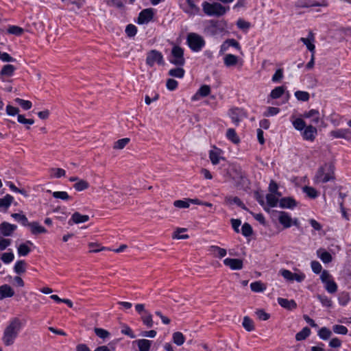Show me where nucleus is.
Here are the masks:
<instances>
[{
	"label": "nucleus",
	"mask_w": 351,
	"mask_h": 351,
	"mask_svg": "<svg viewBox=\"0 0 351 351\" xmlns=\"http://www.w3.org/2000/svg\"><path fill=\"white\" fill-rule=\"evenodd\" d=\"M239 62V58L233 54H226L223 58V63L226 66L230 67L237 64Z\"/></svg>",
	"instance_id": "21"
},
{
	"label": "nucleus",
	"mask_w": 351,
	"mask_h": 351,
	"mask_svg": "<svg viewBox=\"0 0 351 351\" xmlns=\"http://www.w3.org/2000/svg\"><path fill=\"white\" fill-rule=\"evenodd\" d=\"M51 172V176L56 178H60L64 176L66 174L65 170L61 168H52Z\"/></svg>",
	"instance_id": "58"
},
{
	"label": "nucleus",
	"mask_w": 351,
	"mask_h": 351,
	"mask_svg": "<svg viewBox=\"0 0 351 351\" xmlns=\"http://www.w3.org/2000/svg\"><path fill=\"white\" fill-rule=\"evenodd\" d=\"M335 179L334 167L331 164H325L319 167L315 176V182L326 183Z\"/></svg>",
	"instance_id": "2"
},
{
	"label": "nucleus",
	"mask_w": 351,
	"mask_h": 351,
	"mask_svg": "<svg viewBox=\"0 0 351 351\" xmlns=\"http://www.w3.org/2000/svg\"><path fill=\"white\" fill-rule=\"evenodd\" d=\"M285 90L284 86H277L271 91L270 97L272 99H278L284 94Z\"/></svg>",
	"instance_id": "38"
},
{
	"label": "nucleus",
	"mask_w": 351,
	"mask_h": 351,
	"mask_svg": "<svg viewBox=\"0 0 351 351\" xmlns=\"http://www.w3.org/2000/svg\"><path fill=\"white\" fill-rule=\"evenodd\" d=\"M89 187V184L84 180H80L74 185L73 188L77 191H82Z\"/></svg>",
	"instance_id": "43"
},
{
	"label": "nucleus",
	"mask_w": 351,
	"mask_h": 351,
	"mask_svg": "<svg viewBox=\"0 0 351 351\" xmlns=\"http://www.w3.org/2000/svg\"><path fill=\"white\" fill-rule=\"evenodd\" d=\"M300 40L306 45L311 53H315V46L313 44L315 36L312 32H309L307 38H300Z\"/></svg>",
	"instance_id": "10"
},
{
	"label": "nucleus",
	"mask_w": 351,
	"mask_h": 351,
	"mask_svg": "<svg viewBox=\"0 0 351 351\" xmlns=\"http://www.w3.org/2000/svg\"><path fill=\"white\" fill-rule=\"evenodd\" d=\"M154 12L152 8H147L142 10L138 17L137 23L138 24H146L152 20Z\"/></svg>",
	"instance_id": "9"
},
{
	"label": "nucleus",
	"mask_w": 351,
	"mask_h": 351,
	"mask_svg": "<svg viewBox=\"0 0 351 351\" xmlns=\"http://www.w3.org/2000/svg\"><path fill=\"white\" fill-rule=\"evenodd\" d=\"M251 290L254 292H262L265 289V287L261 281H256L250 284Z\"/></svg>",
	"instance_id": "44"
},
{
	"label": "nucleus",
	"mask_w": 351,
	"mask_h": 351,
	"mask_svg": "<svg viewBox=\"0 0 351 351\" xmlns=\"http://www.w3.org/2000/svg\"><path fill=\"white\" fill-rule=\"evenodd\" d=\"M16 221L21 223L24 226H27L29 223L28 219L25 215L20 213H13L11 215Z\"/></svg>",
	"instance_id": "40"
},
{
	"label": "nucleus",
	"mask_w": 351,
	"mask_h": 351,
	"mask_svg": "<svg viewBox=\"0 0 351 351\" xmlns=\"http://www.w3.org/2000/svg\"><path fill=\"white\" fill-rule=\"evenodd\" d=\"M16 228V225L5 221L0 224V232L4 237L11 236Z\"/></svg>",
	"instance_id": "12"
},
{
	"label": "nucleus",
	"mask_w": 351,
	"mask_h": 351,
	"mask_svg": "<svg viewBox=\"0 0 351 351\" xmlns=\"http://www.w3.org/2000/svg\"><path fill=\"white\" fill-rule=\"evenodd\" d=\"M21 322L17 317L12 319L3 331L2 341L6 346L12 345L21 329Z\"/></svg>",
	"instance_id": "1"
},
{
	"label": "nucleus",
	"mask_w": 351,
	"mask_h": 351,
	"mask_svg": "<svg viewBox=\"0 0 351 351\" xmlns=\"http://www.w3.org/2000/svg\"><path fill=\"white\" fill-rule=\"evenodd\" d=\"M143 324L147 328H152L154 326V322L152 319V315L148 311L145 312L141 316Z\"/></svg>",
	"instance_id": "27"
},
{
	"label": "nucleus",
	"mask_w": 351,
	"mask_h": 351,
	"mask_svg": "<svg viewBox=\"0 0 351 351\" xmlns=\"http://www.w3.org/2000/svg\"><path fill=\"white\" fill-rule=\"evenodd\" d=\"M186 1L189 8L185 10V12L191 14H197L199 11V8L194 3V1L193 0H186Z\"/></svg>",
	"instance_id": "37"
},
{
	"label": "nucleus",
	"mask_w": 351,
	"mask_h": 351,
	"mask_svg": "<svg viewBox=\"0 0 351 351\" xmlns=\"http://www.w3.org/2000/svg\"><path fill=\"white\" fill-rule=\"evenodd\" d=\"M311 335V330L308 327H304L302 328V330L300 332H298L295 335V339L296 341H302L306 339L308 337H309Z\"/></svg>",
	"instance_id": "32"
},
{
	"label": "nucleus",
	"mask_w": 351,
	"mask_h": 351,
	"mask_svg": "<svg viewBox=\"0 0 351 351\" xmlns=\"http://www.w3.org/2000/svg\"><path fill=\"white\" fill-rule=\"evenodd\" d=\"M89 220V216L87 215H82L78 212H75L72 215L71 219L69 221V224L84 223Z\"/></svg>",
	"instance_id": "15"
},
{
	"label": "nucleus",
	"mask_w": 351,
	"mask_h": 351,
	"mask_svg": "<svg viewBox=\"0 0 351 351\" xmlns=\"http://www.w3.org/2000/svg\"><path fill=\"white\" fill-rule=\"evenodd\" d=\"M295 97L299 101H307L309 100L310 95L306 91L298 90L295 92Z\"/></svg>",
	"instance_id": "45"
},
{
	"label": "nucleus",
	"mask_w": 351,
	"mask_h": 351,
	"mask_svg": "<svg viewBox=\"0 0 351 351\" xmlns=\"http://www.w3.org/2000/svg\"><path fill=\"white\" fill-rule=\"evenodd\" d=\"M266 200H267V206L268 208L276 207L278 205V203L280 200H278V197L275 194L269 193L266 195Z\"/></svg>",
	"instance_id": "30"
},
{
	"label": "nucleus",
	"mask_w": 351,
	"mask_h": 351,
	"mask_svg": "<svg viewBox=\"0 0 351 351\" xmlns=\"http://www.w3.org/2000/svg\"><path fill=\"white\" fill-rule=\"evenodd\" d=\"M332 331L336 334L346 335L348 330L345 326L336 324L332 326Z\"/></svg>",
	"instance_id": "57"
},
{
	"label": "nucleus",
	"mask_w": 351,
	"mask_h": 351,
	"mask_svg": "<svg viewBox=\"0 0 351 351\" xmlns=\"http://www.w3.org/2000/svg\"><path fill=\"white\" fill-rule=\"evenodd\" d=\"M169 62L178 66H182L185 64V59L184 58V49L178 46L175 45L171 49V56Z\"/></svg>",
	"instance_id": "5"
},
{
	"label": "nucleus",
	"mask_w": 351,
	"mask_h": 351,
	"mask_svg": "<svg viewBox=\"0 0 351 351\" xmlns=\"http://www.w3.org/2000/svg\"><path fill=\"white\" fill-rule=\"evenodd\" d=\"M317 335L321 339L327 340L331 337L332 331L326 327H322L319 330Z\"/></svg>",
	"instance_id": "34"
},
{
	"label": "nucleus",
	"mask_w": 351,
	"mask_h": 351,
	"mask_svg": "<svg viewBox=\"0 0 351 351\" xmlns=\"http://www.w3.org/2000/svg\"><path fill=\"white\" fill-rule=\"evenodd\" d=\"M0 258L5 264H9L13 261L14 255L12 252H5L1 254Z\"/></svg>",
	"instance_id": "56"
},
{
	"label": "nucleus",
	"mask_w": 351,
	"mask_h": 351,
	"mask_svg": "<svg viewBox=\"0 0 351 351\" xmlns=\"http://www.w3.org/2000/svg\"><path fill=\"white\" fill-rule=\"evenodd\" d=\"M129 142H130V138H123L119 139L114 143L113 147L114 149H121L124 148Z\"/></svg>",
	"instance_id": "59"
},
{
	"label": "nucleus",
	"mask_w": 351,
	"mask_h": 351,
	"mask_svg": "<svg viewBox=\"0 0 351 351\" xmlns=\"http://www.w3.org/2000/svg\"><path fill=\"white\" fill-rule=\"evenodd\" d=\"M8 32L16 36H21L24 32V29L16 25H10L8 29Z\"/></svg>",
	"instance_id": "52"
},
{
	"label": "nucleus",
	"mask_w": 351,
	"mask_h": 351,
	"mask_svg": "<svg viewBox=\"0 0 351 351\" xmlns=\"http://www.w3.org/2000/svg\"><path fill=\"white\" fill-rule=\"evenodd\" d=\"M229 115L232 122L238 125L241 121L246 117V114L243 109L239 108H234L230 110Z\"/></svg>",
	"instance_id": "7"
},
{
	"label": "nucleus",
	"mask_w": 351,
	"mask_h": 351,
	"mask_svg": "<svg viewBox=\"0 0 351 351\" xmlns=\"http://www.w3.org/2000/svg\"><path fill=\"white\" fill-rule=\"evenodd\" d=\"M293 125L295 130L299 131L304 130V128L306 127L305 121L300 118H298L294 120L293 121Z\"/></svg>",
	"instance_id": "53"
},
{
	"label": "nucleus",
	"mask_w": 351,
	"mask_h": 351,
	"mask_svg": "<svg viewBox=\"0 0 351 351\" xmlns=\"http://www.w3.org/2000/svg\"><path fill=\"white\" fill-rule=\"evenodd\" d=\"M278 186L276 182L274 180H271L269 185V191L271 193V194H275L278 197H280L282 195L278 191Z\"/></svg>",
	"instance_id": "63"
},
{
	"label": "nucleus",
	"mask_w": 351,
	"mask_h": 351,
	"mask_svg": "<svg viewBox=\"0 0 351 351\" xmlns=\"http://www.w3.org/2000/svg\"><path fill=\"white\" fill-rule=\"evenodd\" d=\"M225 202L230 205L234 204L243 210H247V208L238 197L227 196L225 197Z\"/></svg>",
	"instance_id": "20"
},
{
	"label": "nucleus",
	"mask_w": 351,
	"mask_h": 351,
	"mask_svg": "<svg viewBox=\"0 0 351 351\" xmlns=\"http://www.w3.org/2000/svg\"><path fill=\"white\" fill-rule=\"evenodd\" d=\"M89 252L90 253H96L99 252L104 251L107 248L105 247H100V245L97 243H88Z\"/></svg>",
	"instance_id": "50"
},
{
	"label": "nucleus",
	"mask_w": 351,
	"mask_h": 351,
	"mask_svg": "<svg viewBox=\"0 0 351 351\" xmlns=\"http://www.w3.org/2000/svg\"><path fill=\"white\" fill-rule=\"evenodd\" d=\"M173 205L175 207L179 208H189L190 206L189 199L188 198V199H184L183 200H181V199L176 200L173 202Z\"/></svg>",
	"instance_id": "55"
},
{
	"label": "nucleus",
	"mask_w": 351,
	"mask_h": 351,
	"mask_svg": "<svg viewBox=\"0 0 351 351\" xmlns=\"http://www.w3.org/2000/svg\"><path fill=\"white\" fill-rule=\"evenodd\" d=\"M279 206L282 208L293 209L297 206V202L293 197H283L280 199Z\"/></svg>",
	"instance_id": "16"
},
{
	"label": "nucleus",
	"mask_w": 351,
	"mask_h": 351,
	"mask_svg": "<svg viewBox=\"0 0 351 351\" xmlns=\"http://www.w3.org/2000/svg\"><path fill=\"white\" fill-rule=\"evenodd\" d=\"M16 68L12 64H5L4 65L1 71L0 75L2 76L10 77L13 75Z\"/></svg>",
	"instance_id": "29"
},
{
	"label": "nucleus",
	"mask_w": 351,
	"mask_h": 351,
	"mask_svg": "<svg viewBox=\"0 0 351 351\" xmlns=\"http://www.w3.org/2000/svg\"><path fill=\"white\" fill-rule=\"evenodd\" d=\"M210 252L214 254L215 256L218 258H223L226 256L227 252L226 249L221 248L216 245L210 247Z\"/></svg>",
	"instance_id": "24"
},
{
	"label": "nucleus",
	"mask_w": 351,
	"mask_h": 351,
	"mask_svg": "<svg viewBox=\"0 0 351 351\" xmlns=\"http://www.w3.org/2000/svg\"><path fill=\"white\" fill-rule=\"evenodd\" d=\"M14 271L16 274L20 275L25 272L26 271V263L24 260L18 261L16 262Z\"/></svg>",
	"instance_id": "28"
},
{
	"label": "nucleus",
	"mask_w": 351,
	"mask_h": 351,
	"mask_svg": "<svg viewBox=\"0 0 351 351\" xmlns=\"http://www.w3.org/2000/svg\"><path fill=\"white\" fill-rule=\"evenodd\" d=\"M15 101L19 105H20L22 108L26 110L30 109L32 106V102L30 101L25 100L21 98H16Z\"/></svg>",
	"instance_id": "54"
},
{
	"label": "nucleus",
	"mask_w": 351,
	"mask_h": 351,
	"mask_svg": "<svg viewBox=\"0 0 351 351\" xmlns=\"http://www.w3.org/2000/svg\"><path fill=\"white\" fill-rule=\"evenodd\" d=\"M348 132V129H339L330 132V136L336 138H344L346 137V134Z\"/></svg>",
	"instance_id": "46"
},
{
	"label": "nucleus",
	"mask_w": 351,
	"mask_h": 351,
	"mask_svg": "<svg viewBox=\"0 0 351 351\" xmlns=\"http://www.w3.org/2000/svg\"><path fill=\"white\" fill-rule=\"evenodd\" d=\"M95 333L101 339H105L110 336V332L105 329L100 328H95L94 329Z\"/></svg>",
	"instance_id": "60"
},
{
	"label": "nucleus",
	"mask_w": 351,
	"mask_h": 351,
	"mask_svg": "<svg viewBox=\"0 0 351 351\" xmlns=\"http://www.w3.org/2000/svg\"><path fill=\"white\" fill-rule=\"evenodd\" d=\"M338 301L340 305L346 306L350 301V295L348 292L343 291L339 293Z\"/></svg>",
	"instance_id": "47"
},
{
	"label": "nucleus",
	"mask_w": 351,
	"mask_h": 351,
	"mask_svg": "<svg viewBox=\"0 0 351 351\" xmlns=\"http://www.w3.org/2000/svg\"><path fill=\"white\" fill-rule=\"evenodd\" d=\"M272 212L278 215L279 223L284 228H289L292 226V219L288 213L278 210H272Z\"/></svg>",
	"instance_id": "8"
},
{
	"label": "nucleus",
	"mask_w": 351,
	"mask_h": 351,
	"mask_svg": "<svg viewBox=\"0 0 351 351\" xmlns=\"http://www.w3.org/2000/svg\"><path fill=\"white\" fill-rule=\"evenodd\" d=\"M223 264L232 270H239L243 268V261L239 258H227L223 260Z\"/></svg>",
	"instance_id": "11"
},
{
	"label": "nucleus",
	"mask_w": 351,
	"mask_h": 351,
	"mask_svg": "<svg viewBox=\"0 0 351 351\" xmlns=\"http://www.w3.org/2000/svg\"><path fill=\"white\" fill-rule=\"evenodd\" d=\"M226 137L234 144H237L240 141L239 137L237 134L235 130L233 128H229L227 130Z\"/></svg>",
	"instance_id": "31"
},
{
	"label": "nucleus",
	"mask_w": 351,
	"mask_h": 351,
	"mask_svg": "<svg viewBox=\"0 0 351 351\" xmlns=\"http://www.w3.org/2000/svg\"><path fill=\"white\" fill-rule=\"evenodd\" d=\"M241 233L244 237H250L253 233L251 225L248 223H244L241 228Z\"/></svg>",
	"instance_id": "51"
},
{
	"label": "nucleus",
	"mask_w": 351,
	"mask_h": 351,
	"mask_svg": "<svg viewBox=\"0 0 351 351\" xmlns=\"http://www.w3.org/2000/svg\"><path fill=\"white\" fill-rule=\"evenodd\" d=\"M209 158L211 161V162L213 165H217L219 162L220 160V156L219 153H217L215 151L211 150L209 153Z\"/></svg>",
	"instance_id": "64"
},
{
	"label": "nucleus",
	"mask_w": 351,
	"mask_h": 351,
	"mask_svg": "<svg viewBox=\"0 0 351 351\" xmlns=\"http://www.w3.org/2000/svg\"><path fill=\"white\" fill-rule=\"evenodd\" d=\"M121 332L122 334L127 335L132 339H134L136 337L135 335L134 334V332L132 330V329L130 328V327L126 324H123L122 326Z\"/></svg>",
	"instance_id": "62"
},
{
	"label": "nucleus",
	"mask_w": 351,
	"mask_h": 351,
	"mask_svg": "<svg viewBox=\"0 0 351 351\" xmlns=\"http://www.w3.org/2000/svg\"><path fill=\"white\" fill-rule=\"evenodd\" d=\"M125 33L128 36L133 37L137 33V28L134 25L129 24L125 27Z\"/></svg>",
	"instance_id": "61"
},
{
	"label": "nucleus",
	"mask_w": 351,
	"mask_h": 351,
	"mask_svg": "<svg viewBox=\"0 0 351 351\" xmlns=\"http://www.w3.org/2000/svg\"><path fill=\"white\" fill-rule=\"evenodd\" d=\"M304 117L305 118H312L311 121L313 123H318L319 121V112L317 110L312 109L308 112H306L304 114Z\"/></svg>",
	"instance_id": "25"
},
{
	"label": "nucleus",
	"mask_w": 351,
	"mask_h": 351,
	"mask_svg": "<svg viewBox=\"0 0 351 351\" xmlns=\"http://www.w3.org/2000/svg\"><path fill=\"white\" fill-rule=\"evenodd\" d=\"M210 93V87L208 85H202L200 86L196 94L192 97L193 100L197 99V97H206Z\"/></svg>",
	"instance_id": "26"
},
{
	"label": "nucleus",
	"mask_w": 351,
	"mask_h": 351,
	"mask_svg": "<svg viewBox=\"0 0 351 351\" xmlns=\"http://www.w3.org/2000/svg\"><path fill=\"white\" fill-rule=\"evenodd\" d=\"M185 341L184 336L180 332H176L173 334V341L177 346H182Z\"/></svg>",
	"instance_id": "41"
},
{
	"label": "nucleus",
	"mask_w": 351,
	"mask_h": 351,
	"mask_svg": "<svg viewBox=\"0 0 351 351\" xmlns=\"http://www.w3.org/2000/svg\"><path fill=\"white\" fill-rule=\"evenodd\" d=\"M317 298L324 306L332 307V302L330 298L325 295H318Z\"/></svg>",
	"instance_id": "48"
},
{
	"label": "nucleus",
	"mask_w": 351,
	"mask_h": 351,
	"mask_svg": "<svg viewBox=\"0 0 351 351\" xmlns=\"http://www.w3.org/2000/svg\"><path fill=\"white\" fill-rule=\"evenodd\" d=\"M325 289L329 293H335L337 291V283L332 279L326 283Z\"/></svg>",
	"instance_id": "42"
},
{
	"label": "nucleus",
	"mask_w": 351,
	"mask_h": 351,
	"mask_svg": "<svg viewBox=\"0 0 351 351\" xmlns=\"http://www.w3.org/2000/svg\"><path fill=\"white\" fill-rule=\"evenodd\" d=\"M156 63L159 65L164 64V58L161 52L156 49H152L147 53L146 64L152 67Z\"/></svg>",
	"instance_id": "6"
},
{
	"label": "nucleus",
	"mask_w": 351,
	"mask_h": 351,
	"mask_svg": "<svg viewBox=\"0 0 351 351\" xmlns=\"http://www.w3.org/2000/svg\"><path fill=\"white\" fill-rule=\"evenodd\" d=\"M14 295L13 289L8 285L0 286V300L5 298H11Z\"/></svg>",
	"instance_id": "17"
},
{
	"label": "nucleus",
	"mask_w": 351,
	"mask_h": 351,
	"mask_svg": "<svg viewBox=\"0 0 351 351\" xmlns=\"http://www.w3.org/2000/svg\"><path fill=\"white\" fill-rule=\"evenodd\" d=\"M302 191L311 199H315L318 196L317 191L312 186H304L302 188Z\"/></svg>",
	"instance_id": "33"
},
{
	"label": "nucleus",
	"mask_w": 351,
	"mask_h": 351,
	"mask_svg": "<svg viewBox=\"0 0 351 351\" xmlns=\"http://www.w3.org/2000/svg\"><path fill=\"white\" fill-rule=\"evenodd\" d=\"M52 195L54 198L60 199L65 201L71 199V197L66 191H55L52 193Z\"/></svg>",
	"instance_id": "49"
},
{
	"label": "nucleus",
	"mask_w": 351,
	"mask_h": 351,
	"mask_svg": "<svg viewBox=\"0 0 351 351\" xmlns=\"http://www.w3.org/2000/svg\"><path fill=\"white\" fill-rule=\"evenodd\" d=\"M184 73H185L184 70L180 66L170 69L169 71V75L170 76L178 77V78H182L184 75Z\"/></svg>",
	"instance_id": "35"
},
{
	"label": "nucleus",
	"mask_w": 351,
	"mask_h": 351,
	"mask_svg": "<svg viewBox=\"0 0 351 351\" xmlns=\"http://www.w3.org/2000/svg\"><path fill=\"white\" fill-rule=\"evenodd\" d=\"M230 47H234L238 49H240V45H239V42L237 41L235 39H234V38L227 39L221 45L220 50H219V54L220 55L223 54L226 51H227L228 50V49Z\"/></svg>",
	"instance_id": "13"
},
{
	"label": "nucleus",
	"mask_w": 351,
	"mask_h": 351,
	"mask_svg": "<svg viewBox=\"0 0 351 351\" xmlns=\"http://www.w3.org/2000/svg\"><path fill=\"white\" fill-rule=\"evenodd\" d=\"M242 325L247 331H252L254 330L253 320L247 316L244 317Z\"/></svg>",
	"instance_id": "39"
},
{
	"label": "nucleus",
	"mask_w": 351,
	"mask_h": 351,
	"mask_svg": "<svg viewBox=\"0 0 351 351\" xmlns=\"http://www.w3.org/2000/svg\"><path fill=\"white\" fill-rule=\"evenodd\" d=\"M186 42L189 48L195 52L201 51L205 45V40L204 38L196 33L189 34Z\"/></svg>",
	"instance_id": "4"
},
{
	"label": "nucleus",
	"mask_w": 351,
	"mask_h": 351,
	"mask_svg": "<svg viewBox=\"0 0 351 351\" xmlns=\"http://www.w3.org/2000/svg\"><path fill=\"white\" fill-rule=\"evenodd\" d=\"M278 302L282 307L287 310H293L297 307V304L293 300L279 298L278 299Z\"/></svg>",
	"instance_id": "18"
},
{
	"label": "nucleus",
	"mask_w": 351,
	"mask_h": 351,
	"mask_svg": "<svg viewBox=\"0 0 351 351\" xmlns=\"http://www.w3.org/2000/svg\"><path fill=\"white\" fill-rule=\"evenodd\" d=\"M31 229V232L33 234H43L47 232V229L40 226L38 222L33 221L28 224V226Z\"/></svg>",
	"instance_id": "19"
},
{
	"label": "nucleus",
	"mask_w": 351,
	"mask_h": 351,
	"mask_svg": "<svg viewBox=\"0 0 351 351\" xmlns=\"http://www.w3.org/2000/svg\"><path fill=\"white\" fill-rule=\"evenodd\" d=\"M13 199V197L9 194H7L3 198H0V208H8Z\"/></svg>",
	"instance_id": "36"
},
{
	"label": "nucleus",
	"mask_w": 351,
	"mask_h": 351,
	"mask_svg": "<svg viewBox=\"0 0 351 351\" xmlns=\"http://www.w3.org/2000/svg\"><path fill=\"white\" fill-rule=\"evenodd\" d=\"M202 8L204 12L208 16H220L223 15L226 9L219 3H210L207 1H204L202 3Z\"/></svg>",
	"instance_id": "3"
},
{
	"label": "nucleus",
	"mask_w": 351,
	"mask_h": 351,
	"mask_svg": "<svg viewBox=\"0 0 351 351\" xmlns=\"http://www.w3.org/2000/svg\"><path fill=\"white\" fill-rule=\"evenodd\" d=\"M317 130L313 125L306 126L302 132V137L306 141H313L315 138Z\"/></svg>",
	"instance_id": "14"
},
{
	"label": "nucleus",
	"mask_w": 351,
	"mask_h": 351,
	"mask_svg": "<svg viewBox=\"0 0 351 351\" xmlns=\"http://www.w3.org/2000/svg\"><path fill=\"white\" fill-rule=\"evenodd\" d=\"M135 343H136L139 351H149L152 346V341L145 339L136 340Z\"/></svg>",
	"instance_id": "23"
},
{
	"label": "nucleus",
	"mask_w": 351,
	"mask_h": 351,
	"mask_svg": "<svg viewBox=\"0 0 351 351\" xmlns=\"http://www.w3.org/2000/svg\"><path fill=\"white\" fill-rule=\"evenodd\" d=\"M27 244L32 245L33 243L27 241L25 243H22L17 247L18 254L20 256H26L31 252V249L28 247Z\"/></svg>",
	"instance_id": "22"
}]
</instances>
